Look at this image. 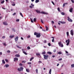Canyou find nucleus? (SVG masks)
Returning <instances> with one entry per match:
<instances>
[{"instance_id":"nucleus-50","label":"nucleus","mask_w":74,"mask_h":74,"mask_svg":"<svg viewBox=\"0 0 74 74\" xmlns=\"http://www.w3.org/2000/svg\"><path fill=\"white\" fill-rule=\"evenodd\" d=\"M44 42V43H47V41H46V40H45Z\"/></svg>"},{"instance_id":"nucleus-32","label":"nucleus","mask_w":74,"mask_h":74,"mask_svg":"<svg viewBox=\"0 0 74 74\" xmlns=\"http://www.w3.org/2000/svg\"><path fill=\"white\" fill-rule=\"evenodd\" d=\"M62 53L60 51L58 53V54H59V55H60V54H62Z\"/></svg>"},{"instance_id":"nucleus-49","label":"nucleus","mask_w":74,"mask_h":74,"mask_svg":"<svg viewBox=\"0 0 74 74\" xmlns=\"http://www.w3.org/2000/svg\"><path fill=\"white\" fill-rule=\"evenodd\" d=\"M48 45L49 46H51V43H48Z\"/></svg>"},{"instance_id":"nucleus-64","label":"nucleus","mask_w":74,"mask_h":74,"mask_svg":"<svg viewBox=\"0 0 74 74\" xmlns=\"http://www.w3.org/2000/svg\"><path fill=\"white\" fill-rule=\"evenodd\" d=\"M65 52H66V53H69V52H68L67 51H65Z\"/></svg>"},{"instance_id":"nucleus-12","label":"nucleus","mask_w":74,"mask_h":74,"mask_svg":"<svg viewBox=\"0 0 74 74\" xmlns=\"http://www.w3.org/2000/svg\"><path fill=\"white\" fill-rule=\"evenodd\" d=\"M15 56L16 57H20V55H19V54H16L15 55Z\"/></svg>"},{"instance_id":"nucleus-63","label":"nucleus","mask_w":74,"mask_h":74,"mask_svg":"<svg viewBox=\"0 0 74 74\" xmlns=\"http://www.w3.org/2000/svg\"><path fill=\"white\" fill-rule=\"evenodd\" d=\"M22 51H23H23H24V49H22Z\"/></svg>"},{"instance_id":"nucleus-48","label":"nucleus","mask_w":74,"mask_h":74,"mask_svg":"<svg viewBox=\"0 0 74 74\" xmlns=\"http://www.w3.org/2000/svg\"><path fill=\"white\" fill-rule=\"evenodd\" d=\"M19 19H17L16 20V22H19Z\"/></svg>"},{"instance_id":"nucleus-47","label":"nucleus","mask_w":74,"mask_h":74,"mask_svg":"<svg viewBox=\"0 0 74 74\" xmlns=\"http://www.w3.org/2000/svg\"><path fill=\"white\" fill-rule=\"evenodd\" d=\"M51 3H52L53 4V5H55V3H54V2H53V1H52Z\"/></svg>"},{"instance_id":"nucleus-14","label":"nucleus","mask_w":74,"mask_h":74,"mask_svg":"<svg viewBox=\"0 0 74 74\" xmlns=\"http://www.w3.org/2000/svg\"><path fill=\"white\" fill-rule=\"evenodd\" d=\"M67 3H64L63 5V7H65V5H66H66H67Z\"/></svg>"},{"instance_id":"nucleus-62","label":"nucleus","mask_w":74,"mask_h":74,"mask_svg":"<svg viewBox=\"0 0 74 74\" xmlns=\"http://www.w3.org/2000/svg\"><path fill=\"white\" fill-rule=\"evenodd\" d=\"M53 52H56V49H54V50H53Z\"/></svg>"},{"instance_id":"nucleus-43","label":"nucleus","mask_w":74,"mask_h":74,"mask_svg":"<svg viewBox=\"0 0 74 74\" xmlns=\"http://www.w3.org/2000/svg\"><path fill=\"white\" fill-rule=\"evenodd\" d=\"M41 21L42 23H44V22H43V21H42V19H41Z\"/></svg>"},{"instance_id":"nucleus-41","label":"nucleus","mask_w":74,"mask_h":74,"mask_svg":"<svg viewBox=\"0 0 74 74\" xmlns=\"http://www.w3.org/2000/svg\"><path fill=\"white\" fill-rule=\"evenodd\" d=\"M52 42H55V40H54V39H53L52 40Z\"/></svg>"},{"instance_id":"nucleus-4","label":"nucleus","mask_w":74,"mask_h":74,"mask_svg":"<svg viewBox=\"0 0 74 74\" xmlns=\"http://www.w3.org/2000/svg\"><path fill=\"white\" fill-rule=\"evenodd\" d=\"M66 43H67L66 45H69V44L70 43V39H68V40H66Z\"/></svg>"},{"instance_id":"nucleus-46","label":"nucleus","mask_w":74,"mask_h":74,"mask_svg":"<svg viewBox=\"0 0 74 74\" xmlns=\"http://www.w3.org/2000/svg\"><path fill=\"white\" fill-rule=\"evenodd\" d=\"M3 44L5 46H6V44H5V43H3Z\"/></svg>"},{"instance_id":"nucleus-55","label":"nucleus","mask_w":74,"mask_h":74,"mask_svg":"<svg viewBox=\"0 0 74 74\" xmlns=\"http://www.w3.org/2000/svg\"><path fill=\"white\" fill-rule=\"evenodd\" d=\"M5 36H4L2 37V38H5Z\"/></svg>"},{"instance_id":"nucleus-8","label":"nucleus","mask_w":74,"mask_h":74,"mask_svg":"<svg viewBox=\"0 0 74 74\" xmlns=\"http://www.w3.org/2000/svg\"><path fill=\"white\" fill-rule=\"evenodd\" d=\"M71 34L72 36H73L74 35V32H73V30H71Z\"/></svg>"},{"instance_id":"nucleus-33","label":"nucleus","mask_w":74,"mask_h":74,"mask_svg":"<svg viewBox=\"0 0 74 74\" xmlns=\"http://www.w3.org/2000/svg\"><path fill=\"white\" fill-rule=\"evenodd\" d=\"M4 3V0H3L1 2V4H3Z\"/></svg>"},{"instance_id":"nucleus-40","label":"nucleus","mask_w":74,"mask_h":74,"mask_svg":"<svg viewBox=\"0 0 74 74\" xmlns=\"http://www.w3.org/2000/svg\"><path fill=\"white\" fill-rule=\"evenodd\" d=\"M5 61L6 62H8V60L7 59H5Z\"/></svg>"},{"instance_id":"nucleus-19","label":"nucleus","mask_w":74,"mask_h":74,"mask_svg":"<svg viewBox=\"0 0 74 74\" xmlns=\"http://www.w3.org/2000/svg\"><path fill=\"white\" fill-rule=\"evenodd\" d=\"M5 67H6V68H7V67H9V65L8 64H6L5 65Z\"/></svg>"},{"instance_id":"nucleus-60","label":"nucleus","mask_w":74,"mask_h":74,"mask_svg":"<svg viewBox=\"0 0 74 74\" xmlns=\"http://www.w3.org/2000/svg\"><path fill=\"white\" fill-rule=\"evenodd\" d=\"M16 14V13H14V14H13V15H15Z\"/></svg>"},{"instance_id":"nucleus-53","label":"nucleus","mask_w":74,"mask_h":74,"mask_svg":"<svg viewBox=\"0 0 74 74\" xmlns=\"http://www.w3.org/2000/svg\"><path fill=\"white\" fill-rule=\"evenodd\" d=\"M12 5H13V6H15V4L14 3V4H12Z\"/></svg>"},{"instance_id":"nucleus-61","label":"nucleus","mask_w":74,"mask_h":74,"mask_svg":"<svg viewBox=\"0 0 74 74\" xmlns=\"http://www.w3.org/2000/svg\"><path fill=\"white\" fill-rule=\"evenodd\" d=\"M2 55V53L1 52H0V55Z\"/></svg>"},{"instance_id":"nucleus-27","label":"nucleus","mask_w":74,"mask_h":74,"mask_svg":"<svg viewBox=\"0 0 74 74\" xmlns=\"http://www.w3.org/2000/svg\"><path fill=\"white\" fill-rule=\"evenodd\" d=\"M52 71V70L51 69H50L49 70V73L50 74H51V71Z\"/></svg>"},{"instance_id":"nucleus-3","label":"nucleus","mask_w":74,"mask_h":74,"mask_svg":"<svg viewBox=\"0 0 74 74\" xmlns=\"http://www.w3.org/2000/svg\"><path fill=\"white\" fill-rule=\"evenodd\" d=\"M58 45L60 47H63V43H62V42L60 41V42H58Z\"/></svg>"},{"instance_id":"nucleus-16","label":"nucleus","mask_w":74,"mask_h":74,"mask_svg":"<svg viewBox=\"0 0 74 74\" xmlns=\"http://www.w3.org/2000/svg\"><path fill=\"white\" fill-rule=\"evenodd\" d=\"M14 37V35H11L10 36V38H13Z\"/></svg>"},{"instance_id":"nucleus-56","label":"nucleus","mask_w":74,"mask_h":74,"mask_svg":"<svg viewBox=\"0 0 74 74\" xmlns=\"http://www.w3.org/2000/svg\"><path fill=\"white\" fill-rule=\"evenodd\" d=\"M31 5H32V6L33 7H34V5H33V3H31Z\"/></svg>"},{"instance_id":"nucleus-52","label":"nucleus","mask_w":74,"mask_h":74,"mask_svg":"<svg viewBox=\"0 0 74 74\" xmlns=\"http://www.w3.org/2000/svg\"><path fill=\"white\" fill-rule=\"evenodd\" d=\"M71 1H72V3H74V1L73 0H71Z\"/></svg>"},{"instance_id":"nucleus-30","label":"nucleus","mask_w":74,"mask_h":74,"mask_svg":"<svg viewBox=\"0 0 74 74\" xmlns=\"http://www.w3.org/2000/svg\"><path fill=\"white\" fill-rule=\"evenodd\" d=\"M46 54V52L45 51H44L42 52V54Z\"/></svg>"},{"instance_id":"nucleus-13","label":"nucleus","mask_w":74,"mask_h":74,"mask_svg":"<svg viewBox=\"0 0 74 74\" xmlns=\"http://www.w3.org/2000/svg\"><path fill=\"white\" fill-rule=\"evenodd\" d=\"M26 71H27V72H28V73H29L30 71L29 69H26Z\"/></svg>"},{"instance_id":"nucleus-15","label":"nucleus","mask_w":74,"mask_h":74,"mask_svg":"<svg viewBox=\"0 0 74 74\" xmlns=\"http://www.w3.org/2000/svg\"><path fill=\"white\" fill-rule=\"evenodd\" d=\"M73 8H72L69 10V11L70 12H72V11H73Z\"/></svg>"},{"instance_id":"nucleus-18","label":"nucleus","mask_w":74,"mask_h":74,"mask_svg":"<svg viewBox=\"0 0 74 74\" xmlns=\"http://www.w3.org/2000/svg\"><path fill=\"white\" fill-rule=\"evenodd\" d=\"M45 27L46 28V31H48V27L47 26H45Z\"/></svg>"},{"instance_id":"nucleus-6","label":"nucleus","mask_w":74,"mask_h":74,"mask_svg":"<svg viewBox=\"0 0 74 74\" xmlns=\"http://www.w3.org/2000/svg\"><path fill=\"white\" fill-rule=\"evenodd\" d=\"M23 68L22 67H21L20 68V69L18 68V71H23Z\"/></svg>"},{"instance_id":"nucleus-59","label":"nucleus","mask_w":74,"mask_h":74,"mask_svg":"<svg viewBox=\"0 0 74 74\" xmlns=\"http://www.w3.org/2000/svg\"><path fill=\"white\" fill-rule=\"evenodd\" d=\"M51 22H52V23H53V24H54V22L53 21H51Z\"/></svg>"},{"instance_id":"nucleus-26","label":"nucleus","mask_w":74,"mask_h":74,"mask_svg":"<svg viewBox=\"0 0 74 74\" xmlns=\"http://www.w3.org/2000/svg\"><path fill=\"white\" fill-rule=\"evenodd\" d=\"M37 21V20L36 18H34V21L36 22Z\"/></svg>"},{"instance_id":"nucleus-28","label":"nucleus","mask_w":74,"mask_h":74,"mask_svg":"<svg viewBox=\"0 0 74 74\" xmlns=\"http://www.w3.org/2000/svg\"><path fill=\"white\" fill-rule=\"evenodd\" d=\"M34 59V57H32V58H31V59L30 60V61H32V60H33Z\"/></svg>"},{"instance_id":"nucleus-37","label":"nucleus","mask_w":74,"mask_h":74,"mask_svg":"<svg viewBox=\"0 0 74 74\" xmlns=\"http://www.w3.org/2000/svg\"><path fill=\"white\" fill-rule=\"evenodd\" d=\"M71 67H74V64L71 65Z\"/></svg>"},{"instance_id":"nucleus-39","label":"nucleus","mask_w":74,"mask_h":74,"mask_svg":"<svg viewBox=\"0 0 74 74\" xmlns=\"http://www.w3.org/2000/svg\"><path fill=\"white\" fill-rule=\"evenodd\" d=\"M31 19V22H32V23H33L34 22H33V20L32 19V18H30Z\"/></svg>"},{"instance_id":"nucleus-38","label":"nucleus","mask_w":74,"mask_h":74,"mask_svg":"<svg viewBox=\"0 0 74 74\" xmlns=\"http://www.w3.org/2000/svg\"><path fill=\"white\" fill-rule=\"evenodd\" d=\"M19 66H23V64H22L21 63H20L19 64Z\"/></svg>"},{"instance_id":"nucleus-34","label":"nucleus","mask_w":74,"mask_h":74,"mask_svg":"<svg viewBox=\"0 0 74 74\" xmlns=\"http://www.w3.org/2000/svg\"><path fill=\"white\" fill-rule=\"evenodd\" d=\"M36 73L37 74H38V69H36Z\"/></svg>"},{"instance_id":"nucleus-42","label":"nucleus","mask_w":74,"mask_h":74,"mask_svg":"<svg viewBox=\"0 0 74 74\" xmlns=\"http://www.w3.org/2000/svg\"><path fill=\"white\" fill-rule=\"evenodd\" d=\"M27 64H32V63L31 62H28L27 63Z\"/></svg>"},{"instance_id":"nucleus-22","label":"nucleus","mask_w":74,"mask_h":74,"mask_svg":"<svg viewBox=\"0 0 74 74\" xmlns=\"http://www.w3.org/2000/svg\"><path fill=\"white\" fill-rule=\"evenodd\" d=\"M20 14L23 18V14H22L21 13H20Z\"/></svg>"},{"instance_id":"nucleus-17","label":"nucleus","mask_w":74,"mask_h":74,"mask_svg":"<svg viewBox=\"0 0 74 74\" xmlns=\"http://www.w3.org/2000/svg\"><path fill=\"white\" fill-rule=\"evenodd\" d=\"M23 53H24V54H25V55H27V53H26V52L25 51H23Z\"/></svg>"},{"instance_id":"nucleus-9","label":"nucleus","mask_w":74,"mask_h":74,"mask_svg":"<svg viewBox=\"0 0 74 74\" xmlns=\"http://www.w3.org/2000/svg\"><path fill=\"white\" fill-rule=\"evenodd\" d=\"M18 58H14V62H15V61H18Z\"/></svg>"},{"instance_id":"nucleus-44","label":"nucleus","mask_w":74,"mask_h":74,"mask_svg":"<svg viewBox=\"0 0 74 74\" xmlns=\"http://www.w3.org/2000/svg\"><path fill=\"white\" fill-rule=\"evenodd\" d=\"M12 30H13V31L14 32H15V29L14 28H12Z\"/></svg>"},{"instance_id":"nucleus-51","label":"nucleus","mask_w":74,"mask_h":74,"mask_svg":"<svg viewBox=\"0 0 74 74\" xmlns=\"http://www.w3.org/2000/svg\"><path fill=\"white\" fill-rule=\"evenodd\" d=\"M38 62V63H42V62H41L40 61H39V62Z\"/></svg>"},{"instance_id":"nucleus-31","label":"nucleus","mask_w":74,"mask_h":74,"mask_svg":"<svg viewBox=\"0 0 74 74\" xmlns=\"http://www.w3.org/2000/svg\"><path fill=\"white\" fill-rule=\"evenodd\" d=\"M58 10L59 11V12H60V8H58Z\"/></svg>"},{"instance_id":"nucleus-57","label":"nucleus","mask_w":74,"mask_h":74,"mask_svg":"<svg viewBox=\"0 0 74 74\" xmlns=\"http://www.w3.org/2000/svg\"><path fill=\"white\" fill-rule=\"evenodd\" d=\"M30 35H29L28 36H27V38H30Z\"/></svg>"},{"instance_id":"nucleus-20","label":"nucleus","mask_w":74,"mask_h":74,"mask_svg":"<svg viewBox=\"0 0 74 74\" xmlns=\"http://www.w3.org/2000/svg\"><path fill=\"white\" fill-rule=\"evenodd\" d=\"M47 54H49V55H51L52 54V53L51 52L49 51L47 53Z\"/></svg>"},{"instance_id":"nucleus-21","label":"nucleus","mask_w":74,"mask_h":74,"mask_svg":"<svg viewBox=\"0 0 74 74\" xmlns=\"http://www.w3.org/2000/svg\"><path fill=\"white\" fill-rule=\"evenodd\" d=\"M61 14L62 15H65V13H64V12H62L61 13Z\"/></svg>"},{"instance_id":"nucleus-1","label":"nucleus","mask_w":74,"mask_h":74,"mask_svg":"<svg viewBox=\"0 0 74 74\" xmlns=\"http://www.w3.org/2000/svg\"><path fill=\"white\" fill-rule=\"evenodd\" d=\"M34 35L36 36L37 38H40L41 37V34L40 33H37L35 32L34 33Z\"/></svg>"},{"instance_id":"nucleus-29","label":"nucleus","mask_w":74,"mask_h":74,"mask_svg":"<svg viewBox=\"0 0 74 74\" xmlns=\"http://www.w3.org/2000/svg\"><path fill=\"white\" fill-rule=\"evenodd\" d=\"M66 34L67 36H69V32H66Z\"/></svg>"},{"instance_id":"nucleus-11","label":"nucleus","mask_w":74,"mask_h":74,"mask_svg":"<svg viewBox=\"0 0 74 74\" xmlns=\"http://www.w3.org/2000/svg\"><path fill=\"white\" fill-rule=\"evenodd\" d=\"M3 24L4 25H8V24H7V22H3Z\"/></svg>"},{"instance_id":"nucleus-45","label":"nucleus","mask_w":74,"mask_h":74,"mask_svg":"<svg viewBox=\"0 0 74 74\" xmlns=\"http://www.w3.org/2000/svg\"><path fill=\"white\" fill-rule=\"evenodd\" d=\"M8 53H10L11 52V51L10 50H8L7 51Z\"/></svg>"},{"instance_id":"nucleus-24","label":"nucleus","mask_w":74,"mask_h":74,"mask_svg":"<svg viewBox=\"0 0 74 74\" xmlns=\"http://www.w3.org/2000/svg\"><path fill=\"white\" fill-rule=\"evenodd\" d=\"M2 63H3V64H5V62L4 61V60H2Z\"/></svg>"},{"instance_id":"nucleus-7","label":"nucleus","mask_w":74,"mask_h":74,"mask_svg":"<svg viewBox=\"0 0 74 74\" xmlns=\"http://www.w3.org/2000/svg\"><path fill=\"white\" fill-rule=\"evenodd\" d=\"M67 18L68 20V21H69V22H73V20L70 19L69 17H68Z\"/></svg>"},{"instance_id":"nucleus-23","label":"nucleus","mask_w":74,"mask_h":74,"mask_svg":"<svg viewBox=\"0 0 74 74\" xmlns=\"http://www.w3.org/2000/svg\"><path fill=\"white\" fill-rule=\"evenodd\" d=\"M38 2H39V0H36L35 1L36 3H38Z\"/></svg>"},{"instance_id":"nucleus-35","label":"nucleus","mask_w":74,"mask_h":74,"mask_svg":"<svg viewBox=\"0 0 74 74\" xmlns=\"http://www.w3.org/2000/svg\"><path fill=\"white\" fill-rule=\"evenodd\" d=\"M36 55H37V56H38V55L40 56V54L39 53H36Z\"/></svg>"},{"instance_id":"nucleus-10","label":"nucleus","mask_w":74,"mask_h":74,"mask_svg":"<svg viewBox=\"0 0 74 74\" xmlns=\"http://www.w3.org/2000/svg\"><path fill=\"white\" fill-rule=\"evenodd\" d=\"M15 41H17L18 40V36H16V37L15 38Z\"/></svg>"},{"instance_id":"nucleus-58","label":"nucleus","mask_w":74,"mask_h":74,"mask_svg":"<svg viewBox=\"0 0 74 74\" xmlns=\"http://www.w3.org/2000/svg\"><path fill=\"white\" fill-rule=\"evenodd\" d=\"M62 60V58H60L58 60Z\"/></svg>"},{"instance_id":"nucleus-25","label":"nucleus","mask_w":74,"mask_h":74,"mask_svg":"<svg viewBox=\"0 0 74 74\" xmlns=\"http://www.w3.org/2000/svg\"><path fill=\"white\" fill-rule=\"evenodd\" d=\"M61 23H62V24H64V23H66V22H64L61 21L60 22Z\"/></svg>"},{"instance_id":"nucleus-2","label":"nucleus","mask_w":74,"mask_h":74,"mask_svg":"<svg viewBox=\"0 0 74 74\" xmlns=\"http://www.w3.org/2000/svg\"><path fill=\"white\" fill-rule=\"evenodd\" d=\"M35 11L37 13H38V14L41 13L42 14H46V15H48V13H46L44 12H40V11L38 10H36Z\"/></svg>"},{"instance_id":"nucleus-36","label":"nucleus","mask_w":74,"mask_h":74,"mask_svg":"<svg viewBox=\"0 0 74 74\" xmlns=\"http://www.w3.org/2000/svg\"><path fill=\"white\" fill-rule=\"evenodd\" d=\"M27 49H30V47L28 46L27 47Z\"/></svg>"},{"instance_id":"nucleus-54","label":"nucleus","mask_w":74,"mask_h":74,"mask_svg":"<svg viewBox=\"0 0 74 74\" xmlns=\"http://www.w3.org/2000/svg\"><path fill=\"white\" fill-rule=\"evenodd\" d=\"M29 8H33V7L32 6H30Z\"/></svg>"},{"instance_id":"nucleus-5","label":"nucleus","mask_w":74,"mask_h":74,"mask_svg":"<svg viewBox=\"0 0 74 74\" xmlns=\"http://www.w3.org/2000/svg\"><path fill=\"white\" fill-rule=\"evenodd\" d=\"M43 56H44V59H48V58L49 56L48 55H44Z\"/></svg>"}]
</instances>
